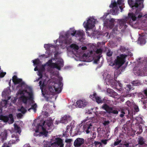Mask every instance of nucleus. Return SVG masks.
Returning a JSON list of instances; mask_svg holds the SVG:
<instances>
[{
    "label": "nucleus",
    "instance_id": "obj_52",
    "mask_svg": "<svg viewBox=\"0 0 147 147\" xmlns=\"http://www.w3.org/2000/svg\"><path fill=\"white\" fill-rule=\"evenodd\" d=\"M113 53L112 52L109 51L107 52V56L109 57H111Z\"/></svg>",
    "mask_w": 147,
    "mask_h": 147
},
{
    "label": "nucleus",
    "instance_id": "obj_39",
    "mask_svg": "<svg viewBox=\"0 0 147 147\" xmlns=\"http://www.w3.org/2000/svg\"><path fill=\"white\" fill-rule=\"evenodd\" d=\"M6 74L5 72H3L1 69V67L0 66V78L3 77Z\"/></svg>",
    "mask_w": 147,
    "mask_h": 147
},
{
    "label": "nucleus",
    "instance_id": "obj_5",
    "mask_svg": "<svg viewBox=\"0 0 147 147\" xmlns=\"http://www.w3.org/2000/svg\"><path fill=\"white\" fill-rule=\"evenodd\" d=\"M62 86V83L59 82L58 83L54 84L53 87L49 86L48 88V91H49V94L53 95L55 92L59 93L61 91Z\"/></svg>",
    "mask_w": 147,
    "mask_h": 147
},
{
    "label": "nucleus",
    "instance_id": "obj_35",
    "mask_svg": "<svg viewBox=\"0 0 147 147\" xmlns=\"http://www.w3.org/2000/svg\"><path fill=\"white\" fill-rule=\"evenodd\" d=\"M70 47L74 50H78L79 49L78 46L76 44H73L70 46Z\"/></svg>",
    "mask_w": 147,
    "mask_h": 147
},
{
    "label": "nucleus",
    "instance_id": "obj_42",
    "mask_svg": "<svg viewBox=\"0 0 147 147\" xmlns=\"http://www.w3.org/2000/svg\"><path fill=\"white\" fill-rule=\"evenodd\" d=\"M45 86V84H44V82H43L42 84L40 86V88L41 90V91H42V94H43V95H44V93H43V88Z\"/></svg>",
    "mask_w": 147,
    "mask_h": 147
},
{
    "label": "nucleus",
    "instance_id": "obj_33",
    "mask_svg": "<svg viewBox=\"0 0 147 147\" xmlns=\"http://www.w3.org/2000/svg\"><path fill=\"white\" fill-rule=\"evenodd\" d=\"M18 111L21 112L22 113L24 114L26 112L27 110L23 106H22L20 109H18Z\"/></svg>",
    "mask_w": 147,
    "mask_h": 147
},
{
    "label": "nucleus",
    "instance_id": "obj_46",
    "mask_svg": "<svg viewBox=\"0 0 147 147\" xmlns=\"http://www.w3.org/2000/svg\"><path fill=\"white\" fill-rule=\"evenodd\" d=\"M143 104L145 107V108H146L147 106V98H145L144 101L143 102Z\"/></svg>",
    "mask_w": 147,
    "mask_h": 147
},
{
    "label": "nucleus",
    "instance_id": "obj_7",
    "mask_svg": "<svg viewBox=\"0 0 147 147\" xmlns=\"http://www.w3.org/2000/svg\"><path fill=\"white\" fill-rule=\"evenodd\" d=\"M101 108L109 114H117L118 113V111H119L118 109L115 107H110L106 104H104Z\"/></svg>",
    "mask_w": 147,
    "mask_h": 147
},
{
    "label": "nucleus",
    "instance_id": "obj_48",
    "mask_svg": "<svg viewBox=\"0 0 147 147\" xmlns=\"http://www.w3.org/2000/svg\"><path fill=\"white\" fill-rule=\"evenodd\" d=\"M121 140H120L118 141L115 142L114 143V145L115 146L118 145L121 142Z\"/></svg>",
    "mask_w": 147,
    "mask_h": 147
},
{
    "label": "nucleus",
    "instance_id": "obj_50",
    "mask_svg": "<svg viewBox=\"0 0 147 147\" xmlns=\"http://www.w3.org/2000/svg\"><path fill=\"white\" fill-rule=\"evenodd\" d=\"M24 90H20L18 91V94L20 95L23 94V95H24Z\"/></svg>",
    "mask_w": 147,
    "mask_h": 147
},
{
    "label": "nucleus",
    "instance_id": "obj_9",
    "mask_svg": "<svg viewBox=\"0 0 147 147\" xmlns=\"http://www.w3.org/2000/svg\"><path fill=\"white\" fill-rule=\"evenodd\" d=\"M95 24V21L94 19L92 18H90L89 19L87 20V22L85 23L84 22V26L86 30V31H87V29H92L94 26Z\"/></svg>",
    "mask_w": 147,
    "mask_h": 147
},
{
    "label": "nucleus",
    "instance_id": "obj_24",
    "mask_svg": "<svg viewBox=\"0 0 147 147\" xmlns=\"http://www.w3.org/2000/svg\"><path fill=\"white\" fill-rule=\"evenodd\" d=\"M115 21V20L114 19H111L108 23V27L111 29L113 28L114 26Z\"/></svg>",
    "mask_w": 147,
    "mask_h": 147
},
{
    "label": "nucleus",
    "instance_id": "obj_31",
    "mask_svg": "<svg viewBox=\"0 0 147 147\" xmlns=\"http://www.w3.org/2000/svg\"><path fill=\"white\" fill-rule=\"evenodd\" d=\"M45 68L43 67L38 70V75L40 77L42 78L43 73L45 71Z\"/></svg>",
    "mask_w": 147,
    "mask_h": 147
},
{
    "label": "nucleus",
    "instance_id": "obj_30",
    "mask_svg": "<svg viewBox=\"0 0 147 147\" xmlns=\"http://www.w3.org/2000/svg\"><path fill=\"white\" fill-rule=\"evenodd\" d=\"M95 101L98 104L105 103L106 102V100L105 98H104L102 100L100 97L98 96L95 99Z\"/></svg>",
    "mask_w": 147,
    "mask_h": 147
},
{
    "label": "nucleus",
    "instance_id": "obj_63",
    "mask_svg": "<svg viewBox=\"0 0 147 147\" xmlns=\"http://www.w3.org/2000/svg\"><path fill=\"white\" fill-rule=\"evenodd\" d=\"M34 70L35 71H38V68H37V67H35L34 68Z\"/></svg>",
    "mask_w": 147,
    "mask_h": 147
},
{
    "label": "nucleus",
    "instance_id": "obj_13",
    "mask_svg": "<svg viewBox=\"0 0 147 147\" xmlns=\"http://www.w3.org/2000/svg\"><path fill=\"white\" fill-rule=\"evenodd\" d=\"M19 135L16 134H14L12 135V137L13 139L9 141V144H11L17 143L20 141Z\"/></svg>",
    "mask_w": 147,
    "mask_h": 147
},
{
    "label": "nucleus",
    "instance_id": "obj_38",
    "mask_svg": "<svg viewBox=\"0 0 147 147\" xmlns=\"http://www.w3.org/2000/svg\"><path fill=\"white\" fill-rule=\"evenodd\" d=\"M44 47L47 49H49L50 47H52L53 46L50 44H45L44 45Z\"/></svg>",
    "mask_w": 147,
    "mask_h": 147
},
{
    "label": "nucleus",
    "instance_id": "obj_28",
    "mask_svg": "<svg viewBox=\"0 0 147 147\" xmlns=\"http://www.w3.org/2000/svg\"><path fill=\"white\" fill-rule=\"evenodd\" d=\"M30 91V92H28L27 90H24V92H25L28 94L29 96L30 99L32 98V97H33V94L32 92V90L31 88L30 87H29L28 88Z\"/></svg>",
    "mask_w": 147,
    "mask_h": 147
},
{
    "label": "nucleus",
    "instance_id": "obj_15",
    "mask_svg": "<svg viewBox=\"0 0 147 147\" xmlns=\"http://www.w3.org/2000/svg\"><path fill=\"white\" fill-rule=\"evenodd\" d=\"M117 3L115 0H112L111 4L109 5L111 8H112L114 14H115L117 11Z\"/></svg>",
    "mask_w": 147,
    "mask_h": 147
},
{
    "label": "nucleus",
    "instance_id": "obj_43",
    "mask_svg": "<svg viewBox=\"0 0 147 147\" xmlns=\"http://www.w3.org/2000/svg\"><path fill=\"white\" fill-rule=\"evenodd\" d=\"M102 50L100 49H97V50L96 51V53L97 54H99V55H102L101 54L102 53Z\"/></svg>",
    "mask_w": 147,
    "mask_h": 147
},
{
    "label": "nucleus",
    "instance_id": "obj_41",
    "mask_svg": "<svg viewBox=\"0 0 147 147\" xmlns=\"http://www.w3.org/2000/svg\"><path fill=\"white\" fill-rule=\"evenodd\" d=\"M40 61L38 59H36L33 61V62L35 65H37L39 64Z\"/></svg>",
    "mask_w": 147,
    "mask_h": 147
},
{
    "label": "nucleus",
    "instance_id": "obj_64",
    "mask_svg": "<svg viewBox=\"0 0 147 147\" xmlns=\"http://www.w3.org/2000/svg\"><path fill=\"white\" fill-rule=\"evenodd\" d=\"M99 142H96V141H95L94 142V143L96 144V145H97L98 144H99Z\"/></svg>",
    "mask_w": 147,
    "mask_h": 147
},
{
    "label": "nucleus",
    "instance_id": "obj_49",
    "mask_svg": "<svg viewBox=\"0 0 147 147\" xmlns=\"http://www.w3.org/2000/svg\"><path fill=\"white\" fill-rule=\"evenodd\" d=\"M123 2V0H117V3L119 5H120L122 4V2Z\"/></svg>",
    "mask_w": 147,
    "mask_h": 147
},
{
    "label": "nucleus",
    "instance_id": "obj_25",
    "mask_svg": "<svg viewBox=\"0 0 147 147\" xmlns=\"http://www.w3.org/2000/svg\"><path fill=\"white\" fill-rule=\"evenodd\" d=\"M52 62V59H51L46 63V64L49 67L52 68H54V66L55 65V64L53 63Z\"/></svg>",
    "mask_w": 147,
    "mask_h": 147
},
{
    "label": "nucleus",
    "instance_id": "obj_47",
    "mask_svg": "<svg viewBox=\"0 0 147 147\" xmlns=\"http://www.w3.org/2000/svg\"><path fill=\"white\" fill-rule=\"evenodd\" d=\"M134 109L136 112H138L139 110L138 107L136 105L134 106Z\"/></svg>",
    "mask_w": 147,
    "mask_h": 147
},
{
    "label": "nucleus",
    "instance_id": "obj_20",
    "mask_svg": "<svg viewBox=\"0 0 147 147\" xmlns=\"http://www.w3.org/2000/svg\"><path fill=\"white\" fill-rule=\"evenodd\" d=\"M55 63V65L54 66V68H56L58 70H60L61 68L63 67V62L61 60L58 61Z\"/></svg>",
    "mask_w": 147,
    "mask_h": 147
},
{
    "label": "nucleus",
    "instance_id": "obj_3",
    "mask_svg": "<svg viewBox=\"0 0 147 147\" xmlns=\"http://www.w3.org/2000/svg\"><path fill=\"white\" fill-rule=\"evenodd\" d=\"M70 34L72 36L81 37H82L83 35V32L82 31H76L75 29H72L69 31V32L66 33L65 34L66 39L65 40V42L66 44H69L72 42L71 38H69Z\"/></svg>",
    "mask_w": 147,
    "mask_h": 147
},
{
    "label": "nucleus",
    "instance_id": "obj_62",
    "mask_svg": "<svg viewBox=\"0 0 147 147\" xmlns=\"http://www.w3.org/2000/svg\"><path fill=\"white\" fill-rule=\"evenodd\" d=\"M42 82L41 81H40L39 82V86H40L42 84Z\"/></svg>",
    "mask_w": 147,
    "mask_h": 147
},
{
    "label": "nucleus",
    "instance_id": "obj_26",
    "mask_svg": "<svg viewBox=\"0 0 147 147\" xmlns=\"http://www.w3.org/2000/svg\"><path fill=\"white\" fill-rule=\"evenodd\" d=\"M138 43H140L141 45H144L146 43L145 37L142 36L140 37L138 39Z\"/></svg>",
    "mask_w": 147,
    "mask_h": 147
},
{
    "label": "nucleus",
    "instance_id": "obj_22",
    "mask_svg": "<svg viewBox=\"0 0 147 147\" xmlns=\"http://www.w3.org/2000/svg\"><path fill=\"white\" fill-rule=\"evenodd\" d=\"M137 141L138 143V145L139 146H142L143 145L145 146L146 144L145 143V139L142 137L140 136L138 139Z\"/></svg>",
    "mask_w": 147,
    "mask_h": 147
},
{
    "label": "nucleus",
    "instance_id": "obj_37",
    "mask_svg": "<svg viewBox=\"0 0 147 147\" xmlns=\"http://www.w3.org/2000/svg\"><path fill=\"white\" fill-rule=\"evenodd\" d=\"M98 96L96 93H94L93 95H90V97L93 100L95 101V99Z\"/></svg>",
    "mask_w": 147,
    "mask_h": 147
},
{
    "label": "nucleus",
    "instance_id": "obj_27",
    "mask_svg": "<svg viewBox=\"0 0 147 147\" xmlns=\"http://www.w3.org/2000/svg\"><path fill=\"white\" fill-rule=\"evenodd\" d=\"M14 131L16 132L15 134H17L18 133V135L19 136L21 135V131L20 127H19L17 125H14Z\"/></svg>",
    "mask_w": 147,
    "mask_h": 147
},
{
    "label": "nucleus",
    "instance_id": "obj_36",
    "mask_svg": "<svg viewBox=\"0 0 147 147\" xmlns=\"http://www.w3.org/2000/svg\"><path fill=\"white\" fill-rule=\"evenodd\" d=\"M52 143L49 142H45L44 143V147H51L52 145Z\"/></svg>",
    "mask_w": 147,
    "mask_h": 147
},
{
    "label": "nucleus",
    "instance_id": "obj_1",
    "mask_svg": "<svg viewBox=\"0 0 147 147\" xmlns=\"http://www.w3.org/2000/svg\"><path fill=\"white\" fill-rule=\"evenodd\" d=\"M143 2V0H135V2L132 0H128V3L130 7L133 9H136L135 13H130L128 14V17L133 21H135L137 17L139 18L142 16L140 12L141 9L144 7Z\"/></svg>",
    "mask_w": 147,
    "mask_h": 147
},
{
    "label": "nucleus",
    "instance_id": "obj_29",
    "mask_svg": "<svg viewBox=\"0 0 147 147\" xmlns=\"http://www.w3.org/2000/svg\"><path fill=\"white\" fill-rule=\"evenodd\" d=\"M136 126V131H137L136 134H141L143 131L142 126L141 125Z\"/></svg>",
    "mask_w": 147,
    "mask_h": 147
},
{
    "label": "nucleus",
    "instance_id": "obj_19",
    "mask_svg": "<svg viewBox=\"0 0 147 147\" xmlns=\"http://www.w3.org/2000/svg\"><path fill=\"white\" fill-rule=\"evenodd\" d=\"M126 20L124 19H121L119 21V27L120 29L122 28V29H124L126 28L127 27L126 24Z\"/></svg>",
    "mask_w": 147,
    "mask_h": 147
},
{
    "label": "nucleus",
    "instance_id": "obj_8",
    "mask_svg": "<svg viewBox=\"0 0 147 147\" xmlns=\"http://www.w3.org/2000/svg\"><path fill=\"white\" fill-rule=\"evenodd\" d=\"M0 120L3 121L4 122H8L9 123H12L14 122V119L12 114H10L8 116L0 115Z\"/></svg>",
    "mask_w": 147,
    "mask_h": 147
},
{
    "label": "nucleus",
    "instance_id": "obj_16",
    "mask_svg": "<svg viewBox=\"0 0 147 147\" xmlns=\"http://www.w3.org/2000/svg\"><path fill=\"white\" fill-rule=\"evenodd\" d=\"M76 106L79 108H82L87 105L88 103L85 100H79L76 102Z\"/></svg>",
    "mask_w": 147,
    "mask_h": 147
},
{
    "label": "nucleus",
    "instance_id": "obj_60",
    "mask_svg": "<svg viewBox=\"0 0 147 147\" xmlns=\"http://www.w3.org/2000/svg\"><path fill=\"white\" fill-rule=\"evenodd\" d=\"M109 121H105L104 123V125H107L108 123H109Z\"/></svg>",
    "mask_w": 147,
    "mask_h": 147
},
{
    "label": "nucleus",
    "instance_id": "obj_2",
    "mask_svg": "<svg viewBox=\"0 0 147 147\" xmlns=\"http://www.w3.org/2000/svg\"><path fill=\"white\" fill-rule=\"evenodd\" d=\"M45 123H46V125L49 127L53 124V121L51 119H47L46 121H41L40 123L38 124L35 132L36 133L38 132L39 130H41L42 131L40 132V133L46 136L48 132L44 127Z\"/></svg>",
    "mask_w": 147,
    "mask_h": 147
},
{
    "label": "nucleus",
    "instance_id": "obj_14",
    "mask_svg": "<svg viewBox=\"0 0 147 147\" xmlns=\"http://www.w3.org/2000/svg\"><path fill=\"white\" fill-rule=\"evenodd\" d=\"M84 142V140L83 138H78L75 140L74 145L75 147H80Z\"/></svg>",
    "mask_w": 147,
    "mask_h": 147
},
{
    "label": "nucleus",
    "instance_id": "obj_18",
    "mask_svg": "<svg viewBox=\"0 0 147 147\" xmlns=\"http://www.w3.org/2000/svg\"><path fill=\"white\" fill-rule=\"evenodd\" d=\"M71 120V118L70 116L68 115H65L61 118L60 120V122L62 123H66L69 121H70Z\"/></svg>",
    "mask_w": 147,
    "mask_h": 147
},
{
    "label": "nucleus",
    "instance_id": "obj_53",
    "mask_svg": "<svg viewBox=\"0 0 147 147\" xmlns=\"http://www.w3.org/2000/svg\"><path fill=\"white\" fill-rule=\"evenodd\" d=\"M127 87L129 88V90H133L134 89L133 87H132L131 86L130 84L127 85Z\"/></svg>",
    "mask_w": 147,
    "mask_h": 147
},
{
    "label": "nucleus",
    "instance_id": "obj_10",
    "mask_svg": "<svg viewBox=\"0 0 147 147\" xmlns=\"http://www.w3.org/2000/svg\"><path fill=\"white\" fill-rule=\"evenodd\" d=\"M52 145L53 147H64L63 140L60 138H56L54 142L52 143Z\"/></svg>",
    "mask_w": 147,
    "mask_h": 147
},
{
    "label": "nucleus",
    "instance_id": "obj_12",
    "mask_svg": "<svg viewBox=\"0 0 147 147\" xmlns=\"http://www.w3.org/2000/svg\"><path fill=\"white\" fill-rule=\"evenodd\" d=\"M135 120L136 121V123L135 124L136 126L139 125L140 124H144L145 123L143 120L142 116L141 117V115H139L135 119H133L132 123H133L134 121Z\"/></svg>",
    "mask_w": 147,
    "mask_h": 147
},
{
    "label": "nucleus",
    "instance_id": "obj_54",
    "mask_svg": "<svg viewBox=\"0 0 147 147\" xmlns=\"http://www.w3.org/2000/svg\"><path fill=\"white\" fill-rule=\"evenodd\" d=\"M92 138L94 139L96 137V134L95 132H94L92 134Z\"/></svg>",
    "mask_w": 147,
    "mask_h": 147
},
{
    "label": "nucleus",
    "instance_id": "obj_61",
    "mask_svg": "<svg viewBox=\"0 0 147 147\" xmlns=\"http://www.w3.org/2000/svg\"><path fill=\"white\" fill-rule=\"evenodd\" d=\"M4 135L5 137L4 138H5V139H6L7 136V133L6 132H5L4 133Z\"/></svg>",
    "mask_w": 147,
    "mask_h": 147
},
{
    "label": "nucleus",
    "instance_id": "obj_44",
    "mask_svg": "<svg viewBox=\"0 0 147 147\" xmlns=\"http://www.w3.org/2000/svg\"><path fill=\"white\" fill-rule=\"evenodd\" d=\"M37 106L36 104L35 103L31 106V108L33 109L34 111H35L36 110Z\"/></svg>",
    "mask_w": 147,
    "mask_h": 147
},
{
    "label": "nucleus",
    "instance_id": "obj_6",
    "mask_svg": "<svg viewBox=\"0 0 147 147\" xmlns=\"http://www.w3.org/2000/svg\"><path fill=\"white\" fill-rule=\"evenodd\" d=\"M87 120V119L83 120L81 124H82V125L84 124L83 126L84 132L88 134L92 131V130L93 128V123L90 121L86 123Z\"/></svg>",
    "mask_w": 147,
    "mask_h": 147
},
{
    "label": "nucleus",
    "instance_id": "obj_51",
    "mask_svg": "<svg viewBox=\"0 0 147 147\" xmlns=\"http://www.w3.org/2000/svg\"><path fill=\"white\" fill-rule=\"evenodd\" d=\"M107 140H101V142L103 144H105V145H106L107 144Z\"/></svg>",
    "mask_w": 147,
    "mask_h": 147
},
{
    "label": "nucleus",
    "instance_id": "obj_57",
    "mask_svg": "<svg viewBox=\"0 0 147 147\" xmlns=\"http://www.w3.org/2000/svg\"><path fill=\"white\" fill-rule=\"evenodd\" d=\"M143 93L144 94L147 96V89H145L143 91Z\"/></svg>",
    "mask_w": 147,
    "mask_h": 147
},
{
    "label": "nucleus",
    "instance_id": "obj_21",
    "mask_svg": "<svg viewBox=\"0 0 147 147\" xmlns=\"http://www.w3.org/2000/svg\"><path fill=\"white\" fill-rule=\"evenodd\" d=\"M29 97V96H27L24 95H22L20 97V98L24 103L26 104L28 100H32L33 99V97H32V98L31 99H30Z\"/></svg>",
    "mask_w": 147,
    "mask_h": 147
},
{
    "label": "nucleus",
    "instance_id": "obj_11",
    "mask_svg": "<svg viewBox=\"0 0 147 147\" xmlns=\"http://www.w3.org/2000/svg\"><path fill=\"white\" fill-rule=\"evenodd\" d=\"M12 81L15 85L19 84L18 86L20 87H22L25 84L24 82L22 81V79L19 78L16 75H14L12 77Z\"/></svg>",
    "mask_w": 147,
    "mask_h": 147
},
{
    "label": "nucleus",
    "instance_id": "obj_34",
    "mask_svg": "<svg viewBox=\"0 0 147 147\" xmlns=\"http://www.w3.org/2000/svg\"><path fill=\"white\" fill-rule=\"evenodd\" d=\"M102 56L101 55H98L94 59V62L95 63H98L99 61V59L100 57Z\"/></svg>",
    "mask_w": 147,
    "mask_h": 147
},
{
    "label": "nucleus",
    "instance_id": "obj_45",
    "mask_svg": "<svg viewBox=\"0 0 147 147\" xmlns=\"http://www.w3.org/2000/svg\"><path fill=\"white\" fill-rule=\"evenodd\" d=\"M125 105L129 107H131L132 106V104L129 101H127L125 103Z\"/></svg>",
    "mask_w": 147,
    "mask_h": 147
},
{
    "label": "nucleus",
    "instance_id": "obj_32",
    "mask_svg": "<svg viewBox=\"0 0 147 147\" xmlns=\"http://www.w3.org/2000/svg\"><path fill=\"white\" fill-rule=\"evenodd\" d=\"M131 84L133 86H138L140 85L141 84V82L138 80H136L133 81L131 82Z\"/></svg>",
    "mask_w": 147,
    "mask_h": 147
},
{
    "label": "nucleus",
    "instance_id": "obj_23",
    "mask_svg": "<svg viewBox=\"0 0 147 147\" xmlns=\"http://www.w3.org/2000/svg\"><path fill=\"white\" fill-rule=\"evenodd\" d=\"M107 91L109 94V95L111 96L114 97L117 95V93L112 89L108 88L107 89Z\"/></svg>",
    "mask_w": 147,
    "mask_h": 147
},
{
    "label": "nucleus",
    "instance_id": "obj_40",
    "mask_svg": "<svg viewBox=\"0 0 147 147\" xmlns=\"http://www.w3.org/2000/svg\"><path fill=\"white\" fill-rule=\"evenodd\" d=\"M11 144H9V142L8 143H4L2 147H10Z\"/></svg>",
    "mask_w": 147,
    "mask_h": 147
},
{
    "label": "nucleus",
    "instance_id": "obj_59",
    "mask_svg": "<svg viewBox=\"0 0 147 147\" xmlns=\"http://www.w3.org/2000/svg\"><path fill=\"white\" fill-rule=\"evenodd\" d=\"M81 49L83 50H85L87 49V47L86 46L82 47Z\"/></svg>",
    "mask_w": 147,
    "mask_h": 147
},
{
    "label": "nucleus",
    "instance_id": "obj_58",
    "mask_svg": "<svg viewBox=\"0 0 147 147\" xmlns=\"http://www.w3.org/2000/svg\"><path fill=\"white\" fill-rule=\"evenodd\" d=\"M124 145L126 147H129V144L128 143H126L125 144H124Z\"/></svg>",
    "mask_w": 147,
    "mask_h": 147
},
{
    "label": "nucleus",
    "instance_id": "obj_17",
    "mask_svg": "<svg viewBox=\"0 0 147 147\" xmlns=\"http://www.w3.org/2000/svg\"><path fill=\"white\" fill-rule=\"evenodd\" d=\"M121 113L120 115V116L121 117H123L124 116H125L127 118H128L129 115L130 113L129 108L121 109Z\"/></svg>",
    "mask_w": 147,
    "mask_h": 147
},
{
    "label": "nucleus",
    "instance_id": "obj_56",
    "mask_svg": "<svg viewBox=\"0 0 147 147\" xmlns=\"http://www.w3.org/2000/svg\"><path fill=\"white\" fill-rule=\"evenodd\" d=\"M22 114L20 113H18L17 115V116L18 117L21 118L22 117Z\"/></svg>",
    "mask_w": 147,
    "mask_h": 147
},
{
    "label": "nucleus",
    "instance_id": "obj_55",
    "mask_svg": "<svg viewBox=\"0 0 147 147\" xmlns=\"http://www.w3.org/2000/svg\"><path fill=\"white\" fill-rule=\"evenodd\" d=\"M71 140L70 139H66L65 140V142L67 143H70L71 142Z\"/></svg>",
    "mask_w": 147,
    "mask_h": 147
},
{
    "label": "nucleus",
    "instance_id": "obj_4",
    "mask_svg": "<svg viewBox=\"0 0 147 147\" xmlns=\"http://www.w3.org/2000/svg\"><path fill=\"white\" fill-rule=\"evenodd\" d=\"M127 55L125 54H121L117 56L113 63H111L110 65L113 66L115 65L117 66V69H119L125 61V59Z\"/></svg>",
    "mask_w": 147,
    "mask_h": 147
}]
</instances>
